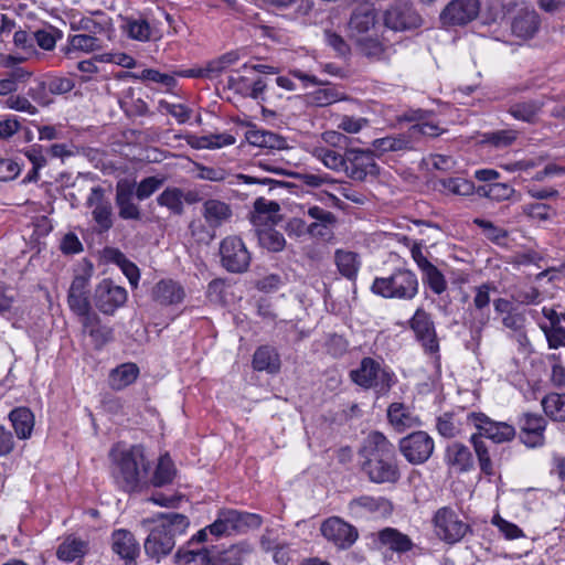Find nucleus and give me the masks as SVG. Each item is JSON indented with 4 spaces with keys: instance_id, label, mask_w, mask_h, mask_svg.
<instances>
[{
    "instance_id": "nucleus-4",
    "label": "nucleus",
    "mask_w": 565,
    "mask_h": 565,
    "mask_svg": "<svg viewBox=\"0 0 565 565\" xmlns=\"http://www.w3.org/2000/svg\"><path fill=\"white\" fill-rule=\"evenodd\" d=\"M371 290L385 299L411 301L418 295L419 280L413 270L396 268L387 276L376 277Z\"/></svg>"
},
{
    "instance_id": "nucleus-46",
    "label": "nucleus",
    "mask_w": 565,
    "mask_h": 565,
    "mask_svg": "<svg viewBox=\"0 0 565 565\" xmlns=\"http://www.w3.org/2000/svg\"><path fill=\"white\" fill-rule=\"evenodd\" d=\"M334 259L338 270L343 277L350 280L355 279L361 265L356 253L338 249Z\"/></svg>"
},
{
    "instance_id": "nucleus-64",
    "label": "nucleus",
    "mask_w": 565,
    "mask_h": 565,
    "mask_svg": "<svg viewBox=\"0 0 565 565\" xmlns=\"http://www.w3.org/2000/svg\"><path fill=\"white\" fill-rule=\"evenodd\" d=\"M46 79L52 95H64L75 87V82L71 77L52 76Z\"/></svg>"
},
{
    "instance_id": "nucleus-49",
    "label": "nucleus",
    "mask_w": 565,
    "mask_h": 565,
    "mask_svg": "<svg viewBox=\"0 0 565 565\" xmlns=\"http://www.w3.org/2000/svg\"><path fill=\"white\" fill-rule=\"evenodd\" d=\"M31 76V73L24 68L18 67L7 74L6 77L0 79V96H10L20 89Z\"/></svg>"
},
{
    "instance_id": "nucleus-23",
    "label": "nucleus",
    "mask_w": 565,
    "mask_h": 565,
    "mask_svg": "<svg viewBox=\"0 0 565 565\" xmlns=\"http://www.w3.org/2000/svg\"><path fill=\"white\" fill-rule=\"evenodd\" d=\"M541 26L540 14L535 9L522 7L511 20V31L516 38L529 40L536 35Z\"/></svg>"
},
{
    "instance_id": "nucleus-61",
    "label": "nucleus",
    "mask_w": 565,
    "mask_h": 565,
    "mask_svg": "<svg viewBox=\"0 0 565 565\" xmlns=\"http://www.w3.org/2000/svg\"><path fill=\"white\" fill-rule=\"evenodd\" d=\"M436 428L438 433L445 438L456 437L460 428L455 422V417L451 413H444L437 418Z\"/></svg>"
},
{
    "instance_id": "nucleus-33",
    "label": "nucleus",
    "mask_w": 565,
    "mask_h": 565,
    "mask_svg": "<svg viewBox=\"0 0 565 565\" xmlns=\"http://www.w3.org/2000/svg\"><path fill=\"white\" fill-rule=\"evenodd\" d=\"M177 565H210L212 564L211 551L205 546H181L174 555Z\"/></svg>"
},
{
    "instance_id": "nucleus-1",
    "label": "nucleus",
    "mask_w": 565,
    "mask_h": 565,
    "mask_svg": "<svg viewBox=\"0 0 565 565\" xmlns=\"http://www.w3.org/2000/svg\"><path fill=\"white\" fill-rule=\"evenodd\" d=\"M110 475L116 487L126 492H140L149 486L150 461L141 445L116 444L109 451Z\"/></svg>"
},
{
    "instance_id": "nucleus-38",
    "label": "nucleus",
    "mask_w": 565,
    "mask_h": 565,
    "mask_svg": "<svg viewBox=\"0 0 565 565\" xmlns=\"http://www.w3.org/2000/svg\"><path fill=\"white\" fill-rule=\"evenodd\" d=\"M9 419L19 439L31 437L34 427V415L28 407H15L9 414Z\"/></svg>"
},
{
    "instance_id": "nucleus-50",
    "label": "nucleus",
    "mask_w": 565,
    "mask_h": 565,
    "mask_svg": "<svg viewBox=\"0 0 565 565\" xmlns=\"http://www.w3.org/2000/svg\"><path fill=\"white\" fill-rule=\"evenodd\" d=\"M470 443L473 446L481 472L488 477L494 476L493 462L484 440L480 439L479 435H471Z\"/></svg>"
},
{
    "instance_id": "nucleus-41",
    "label": "nucleus",
    "mask_w": 565,
    "mask_h": 565,
    "mask_svg": "<svg viewBox=\"0 0 565 565\" xmlns=\"http://www.w3.org/2000/svg\"><path fill=\"white\" fill-rule=\"evenodd\" d=\"M312 154L328 169L344 172L347 150L341 153L332 147H316Z\"/></svg>"
},
{
    "instance_id": "nucleus-24",
    "label": "nucleus",
    "mask_w": 565,
    "mask_h": 565,
    "mask_svg": "<svg viewBox=\"0 0 565 565\" xmlns=\"http://www.w3.org/2000/svg\"><path fill=\"white\" fill-rule=\"evenodd\" d=\"M495 290L492 284H482L475 288L473 307L475 311L470 315V328L472 332L480 333L484 326L489 322V305L490 291Z\"/></svg>"
},
{
    "instance_id": "nucleus-12",
    "label": "nucleus",
    "mask_w": 565,
    "mask_h": 565,
    "mask_svg": "<svg viewBox=\"0 0 565 565\" xmlns=\"http://www.w3.org/2000/svg\"><path fill=\"white\" fill-rule=\"evenodd\" d=\"M344 173L354 181H364L367 175L376 177L380 173V167L375 162L374 152L347 148Z\"/></svg>"
},
{
    "instance_id": "nucleus-52",
    "label": "nucleus",
    "mask_w": 565,
    "mask_h": 565,
    "mask_svg": "<svg viewBox=\"0 0 565 565\" xmlns=\"http://www.w3.org/2000/svg\"><path fill=\"white\" fill-rule=\"evenodd\" d=\"M443 191L460 196H469L475 193L476 185L472 181L460 178H446L440 180Z\"/></svg>"
},
{
    "instance_id": "nucleus-58",
    "label": "nucleus",
    "mask_w": 565,
    "mask_h": 565,
    "mask_svg": "<svg viewBox=\"0 0 565 565\" xmlns=\"http://www.w3.org/2000/svg\"><path fill=\"white\" fill-rule=\"evenodd\" d=\"M163 184V179L157 177H147L142 179L138 184L135 183L134 195L139 201L149 199L154 192H157Z\"/></svg>"
},
{
    "instance_id": "nucleus-36",
    "label": "nucleus",
    "mask_w": 565,
    "mask_h": 565,
    "mask_svg": "<svg viewBox=\"0 0 565 565\" xmlns=\"http://www.w3.org/2000/svg\"><path fill=\"white\" fill-rule=\"evenodd\" d=\"M253 367L256 371H266L275 374L280 370V356L275 348L270 345L259 347L253 355Z\"/></svg>"
},
{
    "instance_id": "nucleus-3",
    "label": "nucleus",
    "mask_w": 565,
    "mask_h": 565,
    "mask_svg": "<svg viewBox=\"0 0 565 565\" xmlns=\"http://www.w3.org/2000/svg\"><path fill=\"white\" fill-rule=\"evenodd\" d=\"M190 526L186 515L175 512L158 515L157 523L151 527L143 542L146 555L159 563L175 547L178 536L184 535Z\"/></svg>"
},
{
    "instance_id": "nucleus-44",
    "label": "nucleus",
    "mask_w": 565,
    "mask_h": 565,
    "mask_svg": "<svg viewBox=\"0 0 565 565\" xmlns=\"http://www.w3.org/2000/svg\"><path fill=\"white\" fill-rule=\"evenodd\" d=\"M86 551L87 544L85 541L70 535L58 545L56 556L60 561L68 563L83 557Z\"/></svg>"
},
{
    "instance_id": "nucleus-45",
    "label": "nucleus",
    "mask_w": 565,
    "mask_h": 565,
    "mask_svg": "<svg viewBox=\"0 0 565 565\" xmlns=\"http://www.w3.org/2000/svg\"><path fill=\"white\" fill-rule=\"evenodd\" d=\"M541 405L551 420L565 423V394L550 393L542 398Z\"/></svg>"
},
{
    "instance_id": "nucleus-5",
    "label": "nucleus",
    "mask_w": 565,
    "mask_h": 565,
    "mask_svg": "<svg viewBox=\"0 0 565 565\" xmlns=\"http://www.w3.org/2000/svg\"><path fill=\"white\" fill-rule=\"evenodd\" d=\"M350 377L356 385L374 388L380 394H386L395 384V374L370 356L361 360L359 367L350 372Z\"/></svg>"
},
{
    "instance_id": "nucleus-2",
    "label": "nucleus",
    "mask_w": 565,
    "mask_h": 565,
    "mask_svg": "<svg viewBox=\"0 0 565 565\" xmlns=\"http://www.w3.org/2000/svg\"><path fill=\"white\" fill-rule=\"evenodd\" d=\"M361 469L373 483H395L401 475L394 445L381 431H371L360 449Z\"/></svg>"
},
{
    "instance_id": "nucleus-59",
    "label": "nucleus",
    "mask_w": 565,
    "mask_h": 565,
    "mask_svg": "<svg viewBox=\"0 0 565 565\" xmlns=\"http://www.w3.org/2000/svg\"><path fill=\"white\" fill-rule=\"evenodd\" d=\"M68 43L74 50L94 52L102 49L100 40L92 34H75L68 38Z\"/></svg>"
},
{
    "instance_id": "nucleus-25",
    "label": "nucleus",
    "mask_w": 565,
    "mask_h": 565,
    "mask_svg": "<svg viewBox=\"0 0 565 565\" xmlns=\"http://www.w3.org/2000/svg\"><path fill=\"white\" fill-rule=\"evenodd\" d=\"M89 277L77 275L74 277L67 294V303L70 309L79 318L92 312L90 302L88 300Z\"/></svg>"
},
{
    "instance_id": "nucleus-10",
    "label": "nucleus",
    "mask_w": 565,
    "mask_h": 565,
    "mask_svg": "<svg viewBox=\"0 0 565 565\" xmlns=\"http://www.w3.org/2000/svg\"><path fill=\"white\" fill-rule=\"evenodd\" d=\"M398 449L411 465H423L429 460L435 450V441L424 430H417L401 438Z\"/></svg>"
},
{
    "instance_id": "nucleus-13",
    "label": "nucleus",
    "mask_w": 565,
    "mask_h": 565,
    "mask_svg": "<svg viewBox=\"0 0 565 565\" xmlns=\"http://www.w3.org/2000/svg\"><path fill=\"white\" fill-rule=\"evenodd\" d=\"M349 515L352 519L386 518L393 511L392 502L385 497L363 494L353 498L348 503Z\"/></svg>"
},
{
    "instance_id": "nucleus-29",
    "label": "nucleus",
    "mask_w": 565,
    "mask_h": 565,
    "mask_svg": "<svg viewBox=\"0 0 565 565\" xmlns=\"http://www.w3.org/2000/svg\"><path fill=\"white\" fill-rule=\"evenodd\" d=\"M387 420L397 433L420 425L419 418L414 415L408 406L404 403H392L387 408Z\"/></svg>"
},
{
    "instance_id": "nucleus-18",
    "label": "nucleus",
    "mask_w": 565,
    "mask_h": 565,
    "mask_svg": "<svg viewBox=\"0 0 565 565\" xmlns=\"http://www.w3.org/2000/svg\"><path fill=\"white\" fill-rule=\"evenodd\" d=\"M86 205L92 207V216L99 233L108 232L114 226V211L110 201L105 196L100 186H94L86 200Z\"/></svg>"
},
{
    "instance_id": "nucleus-51",
    "label": "nucleus",
    "mask_w": 565,
    "mask_h": 565,
    "mask_svg": "<svg viewBox=\"0 0 565 565\" xmlns=\"http://www.w3.org/2000/svg\"><path fill=\"white\" fill-rule=\"evenodd\" d=\"M239 60V54L237 51H230L224 53L223 55L213 58L206 63L205 71L207 74V78L212 79L222 74L230 66L237 63Z\"/></svg>"
},
{
    "instance_id": "nucleus-20",
    "label": "nucleus",
    "mask_w": 565,
    "mask_h": 565,
    "mask_svg": "<svg viewBox=\"0 0 565 565\" xmlns=\"http://www.w3.org/2000/svg\"><path fill=\"white\" fill-rule=\"evenodd\" d=\"M521 441L529 448L542 447L545 444L544 433L547 427L546 419L534 413H524L519 418Z\"/></svg>"
},
{
    "instance_id": "nucleus-53",
    "label": "nucleus",
    "mask_w": 565,
    "mask_h": 565,
    "mask_svg": "<svg viewBox=\"0 0 565 565\" xmlns=\"http://www.w3.org/2000/svg\"><path fill=\"white\" fill-rule=\"evenodd\" d=\"M446 129L441 128L438 124L429 120V118L422 122L414 124L407 129L408 136L412 139L414 148L415 143L419 140L422 136L435 138L443 135Z\"/></svg>"
},
{
    "instance_id": "nucleus-9",
    "label": "nucleus",
    "mask_w": 565,
    "mask_h": 565,
    "mask_svg": "<svg viewBox=\"0 0 565 565\" xmlns=\"http://www.w3.org/2000/svg\"><path fill=\"white\" fill-rule=\"evenodd\" d=\"M467 424L477 429L475 435L480 439L488 438L494 444H503L514 439L515 428L505 422H495L481 412H471L467 414Z\"/></svg>"
},
{
    "instance_id": "nucleus-14",
    "label": "nucleus",
    "mask_w": 565,
    "mask_h": 565,
    "mask_svg": "<svg viewBox=\"0 0 565 565\" xmlns=\"http://www.w3.org/2000/svg\"><path fill=\"white\" fill-rule=\"evenodd\" d=\"M221 263L230 273H244L250 263V254L239 237L228 236L220 246Z\"/></svg>"
},
{
    "instance_id": "nucleus-8",
    "label": "nucleus",
    "mask_w": 565,
    "mask_h": 565,
    "mask_svg": "<svg viewBox=\"0 0 565 565\" xmlns=\"http://www.w3.org/2000/svg\"><path fill=\"white\" fill-rule=\"evenodd\" d=\"M436 535L448 544L461 541L470 531V525L463 522L450 507L438 509L433 518Z\"/></svg>"
},
{
    "instance_id": "nucleus-26",
    "label": "nucleus",
    "mask_w": 565,
    "mask_h": 565,
    "mask_svg": "<svg viewBox=\"0 0 565 565\" xmlns=\"http://www.w3.org/2000/svg\"><path fill=\"white\" fill-rule=\"evenodd\" d=\"M83 332L88 334L95 349L100 350L107 343L114 340V329L107 324H103L100 317L92 311L79 318Z\"/></svg>"
},
{
    "instance_id": "nucleus-43",
    "label": "nucleus",
    "mask_w": 565,
    "mask_h": 565,
    "mask_svg": "<svg viewBox=\"0 0 565 565\" xmlns=\"http://www.w3.org/2000/svg\"><path fill=\"white\" fill-rule=\"evenodd\" d=\"M375 23L376 13L374 9L358 8L351 14L349 29L352 33L363 34L373 29Z\"/></svg>"
},
{
    "instance_id": "nucleus-22",
    "label": "nucleus",
    "mask_w": 565,
    "mask_h": 565,
    "mask_svg": "<svg viewBox=\"0 0 565 565\" xmlns=\"http://www.w3.org/2000/svg\"><path fill=\"white\" fill-rule=\"evenodd\" d=\"M111 551L124 561L125 565H137L140 545L130 531L118 529L111 533Z\"/></svg>"
},
{
    "instance_id": "nucleus-60",
    "label": "nucleus",
    "mask_w": 565,
    "mask_h": 565,
    "mask_svg": "<svg viewBox=\"0 0 565 565\" xmlns=\"http://www.w3.org/2000/svg\"><path fill=\"white\" fill-rule=\"evenodd\" d=\"M550 349H558L565 347V327L559 322H554V326H542L541 327Z\"/></svg>"
},
{
    "instance_id": "nucleus-6",
    "label": "nucleus",
    "mask_w": 565,
    "mask_h": 565,
    "mask_svg": "<svg viewBox=\"0 0 565 565\" xmlns=\"http://www.w3.org/2000/svg\"><path fill=\"white\" fill-rule=\"evenodd\" d=\"M262 523V516L256 513L222 509L217 512L214 522L209 524V532L215 539H220L234 533H245L249 529H258Z\"/></svg>"
},
{
    "instance_id": "nucleus-11",
    "label": "nucleus",
    "mask_w": 565,
    "mask_h": 565,
    "mask_svg": "<svg viewBox=\"0 0 565 565\" xmlns=\"http://www.w3.org/2000/svg\"><path fill=\"white\" fill-rule=\"evenodd\" d=\"M383 22L395 32H404L422 26L423 19L411 3L397 1L384 11Z\"/></svg>"
},
{
    "instance_id": "nucleus-30",
    "label": "nucleus",
    "mask_w": 565,
    "mask_h": 565,
    "mask_svg": "<svg viewBox=\"0 0 565 565\" xmlns=\"http://www.w3.org/2000/svg\"><path fill=\"white\" fill-rule=\"evenodd\" d=\"M280 206L275 201L258 198L254 202V211L250 214V222L255 227L263 225H275L279 220Z\"/></svg>"
},
{
    "instance_id": "nucleus-17",
    "label": "nucleus",
    "mask_w": 565,
    "mask_h": 565,
    "mask_svg": "<svg viewBox=\"0 0 565 565\" xmlns=\"http://www.w3.org/2000/svg\"><path fill=\"white\" fill-rule=\"evenodd\" d=\"M127 290L109 279L102 280L95 288L94 303L104 315H114L127 301Z\"/></svg>"
},
{
    "instance_id": "nucleus-32",
    "label": "nucleus",
    "mask_w": 565,
    "mask_h": 565,
    "mask_svg": "<svg viewBox=\"0 0 565 565\" xmlns=\"http://www.w3.org/2000/svg\"><path fill=\"white\" fill-rule=\"evenodd\" d=\"M372 147V151L380 156L387 152L409 151L414 149L407 130L402 134L388 135L383 138H377L373 140Z\"/></svg>"
},
{
    "instance_id": "nucleus-35",
    "label": "nucleus",
    "mask_w": 565,
    "mask_h": 565,
    "mask_svg": "<svg viewBox=\"0 0 565 565\" xmlns=\"http://www.w3.org/2000/svg\"><path fill=\"white\" fill-rule=\"evenodd\" d=\"M202 215L210 227L216 228L232 216V210L227 203L210 199L203 203Z\"/></svg>"
},
{
    "instance_id": "nucleus-54",
    "label": "nucleus",
    "mask_w": 565,
    "mask_h": 565,
    "mask_svg": "<svg viewBox=\"0 0 565 565\" xmlns=\"http://www.w3.org/2000/svg\"><path fill=\"white\" fill-rule=\"evenodd\" d=\"M522 212L535 221H548L556 215V210L546 203L535 202L522 205Z\"/></svg>"
},
{
    "instance_id": "nucleus-62",
    "label": "nucleus",
    "mask_w": 565,
    "mask_h": 565,
    "mask_svg": "<svg viewBox=\"0 0 565 565\" xmlns=\"http://www.w3.org/2000/svg\"><path fill=\"white\" fill-rule=\"evenodd\" d=\"M233 143H235V138L230 134H211L201 137L199 140V147L207 149L221 148Z\"/></svg>"
},
{
    "instance_id": "nucleus-39",
    "label": "nucleus",
    "mask_w": 565,
    "mask_h": 565,
    "mask_svg": "<svg viewBox=\"0 0 565 565\" xmlns=\"http://www.w3.org/2000/svg\"><path fill=\"white\" fill-rule=\"evenodd\" d=\"M139 375V367L135 363H122L116 369L111 370L109 374L110 386L120 391L132 384Z\"/></svg>"
},
{
    "instance_id": "nucleus-31",
    "label": "nucleus",
    "mask_w": 565,
    "mask_h": 565,
    "mask_svg": "<svg viewBox=\"0 0 565 565\" xmlns=\"http://www.w3.org/2000/svg\"><path fill=\"white\" fill-rule=\"evenodd\" d=\"M445 462L459 472L470 471L475 463L470 449L461 443H452L447 446Z\"/></svg>"
},
{
    "instance_id": "nucleus-21",
    "label": "nucleus",
    "mask_w": 565,
    "mask_h": 565,
    "mask_svg": "<svg viewBox=\"0 0 565 565\" xmlns=\"http://www.w3.org/2000/svg\"><path fill=\"white\" fill-rule=\"evenodd\" d=\"M135 182L120 180L116 184L115 204L118 216L124 221H141L140 206L134 202Z\"/></svg>"
},
{
    "instance_id": "nucleus-27",
    "label": "nucleus",
    "mask_w": 565,
    "mask_h": 565,
    "mask_svg": "<svg viewBox=\"0 0 565 565\" xmlns=\"http://www.w3.org/2000/svg\"><path fill=\"white\" fill-rule=\"evenodd\" d=\"M185 298L183 286L173 279L159 280L151 290V299L160 306H175Z\"/></svg>"
},
{
    "instance_id": "nucleus-7",
    "label": "nucleus",
    "mask_w": 565,
    "mask_h": 565,
    "mask_svg": "<svg viewBox=\"0 0 565 565\" xmlns=\"http://www.w3.org/2000/svg\"><path fill=\"white\" fill-rule=\"evenodd\" d=\"M408 327L424 353L430 356L436 364H439L440 344L431 315L423 307H418L408 320Z\"/></svg>"
},
{
    "instance_id": "nucleus-56",
    "label": "nucleus",
    "mask_w": 565,
    "mask_h": 565,
    "mask_svg": "<svg viewBox=\"0 0 565 565\" xmlns=\"http://www.w3.org/2000/svg\"><path fill=\"white\" fill-rule=\"evenodd\" d=\"M30 97L26 95L13 94L6 98L4 106L8 109L25 113L31 116L39 114V108L31 103Z\"/></svg>"
},
{
    "instance_id": "nucleus-19",
    "label": "nucleus",
    "mask_w": 565,
    "mask_h": 565,
    "mask_svg": "<svg viewBox=\"0 0 565 565\" xmlns=\"http://www.w3.org/2000/svg\"><path fill=\"white\" fill-rule=\"evenodd\" d=\"M411 255L419 270L422 271L423 281L429 289L441 295L447 289V281L444 274L424 255L422 246L415 243L411 248Z\"/></svg>"
},
{
    "instance_id": "nucleus-63",
    "label": "nucleus",
    "mask_w": 565,
    "mask_h": 565,
    "mask_svg": "<svg viewBox=\"0 0 565 565\" xmlns=\"http://www.w3.org/2000/svg\"><path fill=\"white\" fill-rule=\"evenodd\" d=\"M159 108L174 117L179 124H185L191 118L192 114V110L185 105L171 104L167 100H160Z\"/></svg>"
},
{
    "instance_id": "nucleus-57",
    "label": "nucleus",
    "mask_w": 565,
    "mask_h": 565,
    "mask_svg": "<svg viewBox=\"0 0 565 565\" xmlns=\"http://www.w3.org/2000/svg\"><path fill=\"white\" fill-rule=\"evenodd\" d=\"M26 95L41 107L50 106L53 103L52 94L49 90L47 79L39 81L35 85L30 86Z\"/></svg>"
},
{
    "instance_id": "nucleus-47",
    "label": "nucleus",
    "mask_w": 565,
    "mask_h": 565,
    "mask_svg": "<svg viewBox=\"0 0 565 565\" xmlns=\"http://www.w3.org/2000/svg\"><path fill=\"white\" fill-rule=\"evenodd\" d=\"M344 98V94L333 86L318 88L306 95L307 104L315 107H327Z\"/></svg>"
},
{
    "instance_id": "nucleus-15",
    "label": "nucleus",
    "mask_w": 565,
    "mask_h": 565,
    "mask_svg": "<svg viewBox=\"0 0 565 565\" xmlns=\"http://www.w3.org/2000/svg\"><path fill=\"white\" fill-rule=\"evenodd\" d=\"M320 532L328 542L340 550L350 548L359 537L358 529L339 516L326 519L321 523Z\"/></svg>"
},
{
    "instance_id": "nucleus-37",
    "label": "nucleus",
    "mask_w": 565,
    "mask_h": 565,
    "mask_svg": "<svg viewBox=\"0 0 565 565\" xmlns=\"http://www.w3.org/2000/svg\"><path fill=\"white\" fill-rule=\"evenodd\" d=\"M544 106L542 99H527L513 103L508 113L516 120L533 124Z\"/></svg>"
},
{
    "instance_id": "nucleus-40",
    "label": "nucleus",
    "mask_w": 565,
    "mask_h": 565,
    "mask_svg": "<svg viewBox=\"0 0 565 565\" xmlns=\"http://www.w3.org/2000/svg\"><path fill=\"white\" fill-rule=\"evenodd\" d=\"M258 243L269 252H280L286 245L284 235L275 230L273 225H263L255 228Z\"/></svg>"
},
{
    "instance_id": "nucleus-55",
    "label": "nucleus",
    "mask_w": 565,
    "mask_h": 565,
    "mask_svg": "<svg viewBox=\"0 0 565 565\" xmlns=\"http://www.w3.org/2000/svg\"><path fill=\"white\" fill-rule=\"evenodd\" d=\"M125 30L129 38L137 41H148L150 39V25L145 19H126Z\"/></svg>"
},
{
    "instance_id": "nucleus-34",
    "label": "nucleus",
    "mask_w": 565,
    "mask_h": 565,
    "mask_svg": "<svg viewBox=\"0 0 565 565\" xmlns=\"http://www.w3.org/2000/svg\"><path fill=\"white\" fill-rule=\"evenodd\" d=\"M377 540L381 545L398 554L406 553L414 546V543L408 535L394 527H385L379 531Z\"/></svg>"
},
{
    "instance_id": "nucleus-42",
    "label": "nucleus",
    "mask_w": 565,
    "mask_h": 565,
    "mask_svg": "<svg viewBox=\"0 0 565 565\" xmlns=\"http://www.w3.org/2000/svg\"><path fill=\"white\" fill-rule=\"evenodd\" d=\"M159 206L166 207L172 215H182L184 213L183 190L177 186L166 188L158 196Z\"/></svg>"
},
{
    "instance_id": "nucleus-48",
    "label": "nucleus",
    "mask_w": 565,
    "mask_h": 565,
    "mask_svg": "<svg viewBox=\"0 0 565 565\" xmlns=\"http://www.w3.org/2000/svg\"><path fill=\"white\" fill-rule=\"evenodd\" d=\"M175 467L168 454L160 456L153 476L149 477V484L162 487L172 482Z\"/></svg>"
},
{
    "instance_id": "nucleus-28",
    "label": "nucleus",
    "mask_w": 565,
    "mask_h": 565,
    "mask_svg": "<svg viewBox=\"0 0 565 565\" xmlns=\"http://www.w3.org/2000/svg\"><path fill=\"white\" fill-rule=\"evenodd\" d=\"M71 30L84 31L86 34L97 35L106 33L111 29V19L103 11L97 10L89 17L73 19L70 23Z\"/></svg>"
},
{
    "instance_id": "nucleus-16",
    "label": "nucleus",
    "mask_w": 565,
    "mask_h": 565,
    "mask_svg": "<svg viewBox=\"0 0 565 565\" xmlns=\"http://www.w3.org/2000/svg\"><path fill=\"white\" fill-rule=\"evenodd\" d=\"M480 12L479 0H451L440 12L444 26H463L473 21Z\"/></svg>"
}]
</instances>
